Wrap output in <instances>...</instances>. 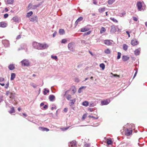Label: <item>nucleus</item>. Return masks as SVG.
I'll use <instances>...</instances> for the list:
<instances>
[{"mask_svg":"<svg viewBox=\"0 0 147 147\" xmlns=\"http://www.w3.org/2000/svg\"><path fill=\"white\" fill-rule=\"evenodd\" d=\"M103 41L104 44L107 45H110L112 44V43L110 42V40H103Z\"/></svg>","mask_w":147,"mask_h":147,"instance_id":"nucleus-13","label":"nucleus"},{"mask_svg":"<svg viewBox=\"0 0 147 147\" xmlns=\"http://www.w3.org/2000/svg\"><path fill=\"white\" fill-rule=\"evenodd\" d=\"M132 18H133V20L135 21H137L138 20V18L135 17H133Z\"/></svg>","mask_w":147,"mask_h":147,"instance_id":"nucleus-58","label":"nucleus"},{"mask_svg":"<svg viewBox=\"0 0 147 147\" xmlns=\"http://www.w3.org/2000/svg\"><path fill=\"white\" fill-rule=\"evenodd\" d=\"M67 42V40L66 39H63L62 40L61 43L65 44Z\"/></svg>","mask_w":147,"mask_h":147,"instance_id":"nucleus-46","label":"nucleus"},{"mask_svg":"<svg viewBox=\"0 0 147 147\" xmlns=\"http://www.w3.org/2000/svg\"><path fill=\"white\" fill-rule=\"evenodd\" d=\"M9 69L11 70H12L14 69L15 66L14 64H12L9 65L8 66Z\"/></svg>","mask_w":147,"mask_h":147,"instance_id":"nucleus-16","label":"nucleus"},{"mask_svg":"<svg viewBox=\"0 0 147 147\" xmlns=\"http://www.w3.org/2000/svg\"><path fill=\"white\" fill-rule=\"evenodd\" d=\"M129 57L126 56H123L122 57V59L123 61H125L128 60Z\"/></svg>","mask_w":147,"mask_h":147,"instance_id":"nucleus-24","label":"nucleus"},{"mask_svg":"<svg viewBox=\"0 0 147 147\" xmlns=\"http://www.w3.org/2000/svg\"><path fill=\"white\" fill-rule=\"evenodd\" d=\"M59 33L61 35L63 34H65V31L63 29H60L59 30Z\"/></svg>","mask_w":147,"mask_h":147,"instance_id":"nucleus-26","label":"nucleus"},{"mask_svg":"<svg viewBox=\"0 0 147 147\" xmlns=\"http://www.w3.org/2000/svg\"><path fill=\"white\" fill-rule=\"evenodd\" d=\"M115 1V0H109L108 1V3L109 5L112 4Z\"/></svg>","mask_w":147,"mask_h":147,"instance_id":"nucleus-42","label":"nucleus"},{"mask_svg":"<svg viewBox=\"0 0 147 147\" xmlns=\"http://www.w3.org/2000/svg\"><path fill=\"white\" fill-rule=\"evenodd\" d=\"M76 100V99L75 98L70 100V101H71V102L69 103V105L70 106H73Z\"/></svg>","mask_w":147,"mask_h":147,"instance_id":"nucleus-18","label":"nucleus"},{"mask_svg":"<svg viewBox=\"0 0 147 147\" xmlns=\"http://www.w3.org/2000/svg\"><path fill=\"white\" fill-rule=\"evenodd\" d=\"M87 116V115L86 114H84L82 117V120H84L85 119Z\"/></svg>","mask_w":147,"mask_h":147,"instance_id":"nucleus-47","label":"nucleus"},{"mask_svg":"<svg viewBox=\"0 0 147 147\" xmlns=\"http://www.w3.org/2000/svg\"><path fill=\"white\" fill-rule=\"evenodd\" d=\"M71 89H72V94H74L76 92V89L74 86H72L71 88Z\"/></svg>","mask_w":147,"mask_h":147,"instance_id":"nucleus-22","label":"nucleus"},{"mask_svg":"<svg viewBox=\"0 0 147 147\" xmlns=\"http://www.w3.org/2000/svg\"><path fill=\"white\" fill-rule=\"evenodd\" d=\"M88 117L89 118H93L94 119H97L98 118V117H94V116H91V115H89L88 116Z\"/></svg>","mask_w":147,"mask_h":147,"instance_id":"nucleus-49","label":"nucleus"},{"mask_svg":"<svg viewBox=\"0 0 147 147\" xmlns=\"http://www.w3.org/2000/svg\"><path fill=\"white\" fill-rule=\"evenodd\" d=\"M67 100H69L71 98V96L70 94L66 95L65 96Z\"/></svg>","mask_w":147,"mask_h":147,"instance_id":"nucleus-32","label":"nucleus"},{"mask_svg":"<svg viewBox=\"0 0 147 147\" xmlns=\"http://www.w3.org/2000/svg\"><path fill=\"white\" fill-rule=\"evenodd\" d=\"M100 67L102 68V70H104L105 68V65L104 63H102L100 64Z\"/></svg>","mask_w":147,"mask_h":147,"instance_id":"nucleus-39","label":"nucleus"},{"mask_svg":"<svg viewBox=\"0 0 147 147\" xmlns=\"http://www.w3.org/2000/svg\"><path fill=\"white\" fill-rule=\"evenodd\" d=\"M89 30V28L86 26L81 29L80 31L81 32H84L87 31Z\"/></svg>","mask_w":147,"mask_h":147,"instance_id":"nucleus-19","label":"nucleus"},{"mask_svg":"<svg viewBox=\"0 0 147 147\" xmlns=\"http://www.w3.org/2000/svg\"><path fill=\"white\" fill-rule=\"evenodd\" d=\"M40 50H43L46 49L49 47V45L45 43L40 44Z\"/></svg>","mask_w":147,"mask_h":147,"instance_id":"nucleus-4","label":"nucleus"},{"mask_svg":"<svg viewBox=\"0 0 147 147\" xmlns=\"http://www.w3.org/2000/svg\"><path fill=\"white\" fill-rule=\"evenodd\" d=\"M110 102V100L106 99L103 100H102L101 101V103L102 105H106L108 104Z\"/></svg>","mask_w":147,"mask_h":147,"instance_id":"nucleus-6","label":"nucleus"},{"mask_svg":"<svg viewBox=\"0 0 147 147\" xmlns=\"http://www.w3.org/2000/svg\"><path fill=\"white\" fill-rule=\"evenodd\" d=\"M76 142L75 141H73L69 144V145L70 147H76Z\"/></svg>","mask_w":147,"mask_h":147,"instance_id":"nucleus-7","label":"nucleus"},{"mask_svg":"<svg viewBox=\"0 0 147 147\" xmlns=\"http://www.w3.org/2000/svg\"><path fill=\"white\" fill-rule=\"evenodd\" d=\"M57 32H55L53 34V37L54 38L55 37L56 35Z\"/></svg>","mask_w":147,"mask_h":147,"instance_id":"nucleus-59","label":"nucleus"},{"mask_svg":"<svg viewBox=\"0 0 147 147\" xmlns=\"http://www.w3.org/2000/svg\"><path fill=\"white\" fill-rule=\"evenodd\" d=\"M2 43L5 47H7L9 45V42L7 40H3L2 41Z\"/></svg>","mask_w":147,"mask_h":147,"instance_id":"nucleus-8","label":"nucleus"},{"mask_svg":"<svg viewBox=\"0 0 147 147\" xmlns=\"http://www.w3.org/2000/svg\"><path fill=\"white\" fill-rule=\"evenodd\" d=\"M12 19L15 22H19V18H18V17L16 16L13 17L12 18Z\"/></svg>","mask_w":147,"mask_h":147,"instance_id":"nucleus-21","label":"nucleus"},{"mask_svg":"<svg viewBox=\"0 0 147 147\" xmlns=\"http://www.w3.org/2000/svg\"><path fill=\"white\" fill-rule=\"evenodd\" d=\"M69 127H66V128H65L64 129H63V131H65L67 130L69 128Z\"/></svg>","mask_w":147,"mask_h":147,"instance_id":"nucleus-61","label":"nucleus"},{"mask_svg":"<svg viewBox=\"0 0 147 147\" xmlns=\"http://www.w3.org/2000/svg\"><path fill=\"white\" fill-rule=\"evenodd\" d=\"M7 26V24L3 22H0V27L2 28H5Z\"/></svg>","mask_w":147,"mask_h":147,"instance_id":"nucleus-17","label":"nucleus"},{"mask_svg":"<svg viewBox=\"0 0 147 147\" xmlns=\"http://www.w3.org/2000/svg\"><path fill=\"white\" fill-rule=\"evenodd\" d=\"M131 43L133 46H135L138 44V42L136 40H132L131 42Z\"/></svg>","mask_w":147,"mask_h":147,"instance_id":"nucleus-11","label":"nucleus"},{"mask_svg":"<svg viewBox=\"0 0 147 147\" xmlns=\"http://www.w3.org/2000/svg\"><path fill=\"white\" fill-rule=\"evenodd\" d=\"M121 53L120 52H118L117 53V59H119L121 57Z\"/></svg>","mask_w":147,"mask_h":147,"instance_id":"nucleus-45","label":"nucleus"},{"mask_svg":"<svg viewBox=\"0 0 147 147\" xmlns=\"http://www.w3.org/2000/svg\"><path fill=\"white\" fill-rule=\"evenodd\" d=\"M86 41L84 40H81V42L82 43L85 44L86 43Z\"/></svg>","mask_w":147,"mask_h":147,"instance_id":"nucleus-64","label":"nucleus"},{"mask_svg":"<svg viewBox=\"0 0 147 147\" xmlns=\"http://www.w3.org/2000/svg\"><path fill=\"white\" fill-rule=\"evenodd\" d=\"M110 19L115 22L117 23L118 22L117 20H116L115 18H110Z\"/></svg>","mask_w":147,"mask_h":147,"instance_id":"nucleus-44","label":"nucleus"},{"mask_svg":"<svg viewBox=\"0 0 147 147\" xmlns=\"http://www.w3.org/2000/svg\"><path fill=\"white\" fill-rule=\"evenodd\" d=\"M126 14L125 12V11L123 12L122 13H119V16L120 17H122L125 16Z\"/></svg>","mask_w":147,"mask_h":147,"instance_id":"nucleus-43","label":"nucleus"},{"mask_svg":"<svg viewBox=\"0 0 147 147\" xmlns=\"http://www.w3.org/2000/svg\"><path fill=\"white\" fill-rule=\"evenodd\" d=\"M13 2V0H7V4H11Z\"/></svg>","mask_w":147,"mask_h":147,"instance_id":"nucleus-31","label":"nucleus"},{"mask_svg":"<svg viewBox=\"0 0 147 147\" xmlns=\"http://www.w3.org/2000/svg\"><path fill=\"white\" fill-rule=\"evenodd\" d=\"M40 43L34 42L33 43V46L34 48L40 50Z\"/></svg>","mask_w":147,"mask_h":147,"instance_id":"nucleus-5","label":"nucleus"},{"mask_svg":"<svg viewBox=\"0 0 147 147\" xmlns=\"http://www.w3.org/2000/svg\"><path fill=\"white\" fill-rule=\"evenodd\" d=\"M124 132L125 135L129 136L132 134V130H129L128 129L126 128L125 129V130L124 131Z\"/></svg>","mask_w":147,"mask_h":147,"instance_id":"nucleus-3","label":"nucleus"},{"mask_svg":"<svg viewBox=\"0 0 147 147\" xmlns=\"http://www.w3.org/2000/svg\"><path fill=\"white\" fill-rule=\"evenodd\" d=\"M88 101H85L82 103V105L83 106L87 107L88 105Z\"/></svg>","mask_w":147,"mask_h":147,"instance_id":"nucleus-33","label":"nucleus"},{"mask_svg":"<svg viewBox=\"0 0 147 147\" xmlns=\"http://www.w3.org/2000/svg\"><path fill=\"white\" fill-rule=\"evenodd\" d=\"M137 6L138 7V9L139 11H141V8L142 7V4L140 2H138L137 3Z\"/></svg>","mask_w":147,"mask_h":147,"instance_id":"nucleus-10","label":"nucleus"},{"mask_svg":"<svg viewBox=\"0 0 147 147\" xmlns=\"http://www.w3.org/2000/svg\"><path fill=\"white\" fill-rule=\"evenodd\" d=\"M106 31L105 29V28L102 27L101 28L100 31L101 33L105 32Z\"/></svg>","mask_w":147,"mask_h":147,"instance_id":"nucleus-40","label":"nucleus"},{"mask_svg":"<svg viewBox=\"0 0 147 147\" xmlns=\"http://www.w3.org/2000/svg\"><path fill=\"white\" fill-rule=\"evenodd\" d=\"M51 58L53 59H54L55 60H56L57 59V56H54L53 55H52L51 56Z\"/></svg>","mask_w":147,"mask_h":147,"instance_id":"nucleus-48","label":"nucleus"},{"mask_svg":"<svg viewBox=\"0 0 147 147\" xmlns=\"http://www.w3.org/2000/svg\"><path fill=\"white\" fill-rule=\"evenodd\" d=\"M111 29L110 32L111 34H113L116 31V28L115 26L114 25H112L111 26Z\"/></svg>","mask_w":147,"mask_h":147,"instance_id":"nucleus-9","label":"nucleus"},{"mask_svg":"<svg viewBox=\"0 0 147 147\" xmlns=\"http://www.w3.org/2000/svg\"><path fill=\"white\" fill-rule=\"evenodd\" d=\"M4 78L2 77L0 78V82H1L4 81Z\"/></svg>","mask_w":147,"mask_h":147,"instance_id":"nucleus-60","label":"nucleus"},{"mask_svg":"<svg viewBox=\"0 0 147 147\" xmlns=\"http://www.w3.org/2000/svg\"><path fill=\"white\" fill-rule=\"evenodd\" d=\"M49 92V90H47L46 88L44 89V91H43V94L45 95H46L47 93Z\"/></svg>","mask_w":147,"mask_h":147,"instance_id":"nucleus-35","label":"nucleus"},{"mask_svg":"<svg viewBox=\"0 0 147 147\" xmlns=\"http://www.w3.org/2000/svg\"><path fill=\"white\" fill-rule=\"evenodd\" d=\"M86 88V87L84 86H82V87L80 88L78 90V92L79 93H80L81 92L82 89L83 88Z\"/></svg>","mask_w":147,"mask_h":147,"instance_id":"nucleus-37","label":"nucleus"},{"mask_svg":"<svg viewBox=\"0 0 147 147\" xmlns=\"http://www.w3.org/2000/svg\"><path fill=\"white\" fill-rule=\"evenodd\" d=\"M38 129L39 130L43 131H48L49 130V129L47 128L43 127H38Z\"/></svg>","mask_w":147,"mask_h":147,"instance_id":"nucleus-12","label":"nucleus"},{"mask_svg":"<svg viewBox=\"0 0 147 147\" xmlns=\"http://www.w3.org/2000/svg\"><path fill=\"white\" fill-rule=\"evenodd\" d=\"M30 84L34 88H36L37 87V86L35 84L33 83H32L31 84Z\"/></svg>","mask_w":147,"mask_h":147,"instance_id":"nucleus-52","label":"nucleus"},{"mask_svg":"<svg viewBox=\"0 0 147 147\" xmlns=\"http://www.w3.org/2000/svg\"><path fill=\"white\" fill-rule=\"evenodd\" d=\"M83 19V18L82 17H80V18H79L76 21L75 24L76 26L77 25L78 23L82 21Z\"/></svg>","mask_w":147,"mask_h":147,"instance_id":"nucleus-15","label":"nucleus"},{"mask_svg":"<svg viewBox=\"0 0 147 147\" xmlns=\"http://www.w3.org/2000/svg\"><path fill=\"white\" fill-rule=\"evenodd\" d=\"M8 14L7 13H6L4 15V18H6L8 17Z\"/></svg>","mask_w":147,"mask_h":147,"instance_id":"nucleus-56","label":"nucleus"},{"mask_svg":"<svg viewBox=\"0 0 147 147\" xmlns=\"http://www.w3.org/2000/svg\"><path fill=\"white\" fill-rule=\"evenodd\" d=\"M15 112V110L14 109V108L13 107H12L11 109V110L9 112V113H12Z\"/></svg>","mask_w":147,"mask_h":147,"instance_id":"nucleus-41","label":"nucleus"},{"mask_svg":"<svg viewBox=\"0 0 147 147\" xmlns=\"http://www.w3.org/2000/svg\"><path fill=\"white\" fill-rule=\"evenodd\" d=\"M40 5V4H38L37 5H33L32 6V9H36L37 7H38Z\"/></svg>","mask_w":147,"mask_h":147,"instance_id":"nucleus-38","label":"nucleus"},{"mask_svg":"<svg viewBox=\"0 0 147 147\" xmlns=\"http://www.w3.org/2000/svg\"><path fill=\"white\" fill-rule=\"evenodd\" d=\"M37 18V16H34L32 18H31V19H30V21L31 22H34V21Z\"/></svg>","mask_w":147,"mask_h":147,"instance_id":"nucleus-34","label":"nucleus"},{"mask_svg":"<svg viewBox=\"0 0 147 147\" xmlns=\"http://www.w3.org/2000/svg\"><path fill=\"white\" fill-rule=\"evenodd\" d=\"M70 91V89L68 90H67L65 91V94L64 95V96H65L66 95V94L67 93H68Z\"/></svg>","mask_w":147,"mask_h":147,"instance_id":"nucleus-55","label":"nucleus"},{"mask_svg":"<svg viewBox=\"0 0 147 147\" xmlns=\"http://www.w3.org/2000/svg\"><path fill=\"white\" fill-rule=\"evenodd\" d=\"M91 31H90L84 33V35H88L89 34L91 33Z\"/></svg>","mask_w":147,"mask_h":147,"instance_id":"nucleus-53","label":"nucleus"},{"mask_svg":"<svg viewBox=\"0 0 147 147\" xmlns=\"http://www.w3.org/2000/svg\"><path fill=\"white\" fill-rule=\"evenodd\" d=\"M105 7L103 8H100L98 9V11L101 13L104 12L105 10Z\"/></svg>","mask_w":147,"mask_h":147,"instance_id":"nucleus-25","label":"nucleus"},{"mask_svg":"<svg viewBox=\"0 0 147 147\" xmlns=\"http://www.w3.org/2000/svg\"><path fill=\"white\" fill-rule=\"evenodd\" d=\"M84 145L86 147H89L90 146V144L85 142Z\"/></svg>","mask_w":147,"mask_h":147,"instance_id":"nucleus-50","label":"nucleus"},{"mask_svg":"<svg viewBox=\"0 0 147 147\" xmlns=\"http://www.w3.org/2000/svg\"><path fill=\"white\" fill-rule=\"evenodd\" d=\"M21 62L22 65L28 66L30 65V64L28 60L24 59L22 60Z\"/></svg>","mask_w":147,"mask_h":147,"instance_id":"nucleus-2","label":"nucleus"},{"mask_svg":"<svg viewBox=\"0 0 147 147\" xmlns=\"http://www.w3.org/2000/svg\"><path fill=\"white\" fill-rule=\"evenodd\" d=\"M33 14V12L32 11H30L27 13L26 16V17L28 18H29L32 16Z\"/></svg>","mask_w":147,"mask_h":147,"instance_id":"nucleus-30","label":"nucleus"},{"mask_svg":"<svg viewBox=\"0 0 147 147\" xmlns=\"http://www.w3.org/2000/svg\"><path fill=\"white\" fill-rule=\"evenodd\" d=\"M104 52L107 54H109L111 52L110 50L108 49L105 50Z\"/></svg>","mask_w":147,"mask_h":147,"instance_id":"nucleus-36","label":"nucleus"},{"mask_svg":"<svg viewBox=\"0 0 147 147\" xmlns=\"http://www.w3.org/2000/svg\"><path fill=\"white\" fill-rule=\"evenodd\" d=\"M63 111L65 112H67V109L65 108L64 109Z\"/></svg>","mask_w":147,"mask_h":147,"instance_id":"nucleus-63","label":"nucleus"},{"mask_svg":"<svg viewBox=\"0 0 147 147\" xmlns=\"http://www.w3.org/2000/svg\"><path fill=\"white\" fill-rule=\"evenodd\" d=\"M140 48L138 49H136L134 51V54L136 55H139L140 53Z\"/></svg>","mask_w":147,"mask_h":147,"instance_id":"nucleus-14","label":"nucleus"},{"mask_svg":"<svg viewBox=\"0 0 147 147\" xmlns=\"http://www.w3.org/2000/svg\"><path fill=\"white\" fill-rule=\"evenodd\" d=\"M55 98V97L53 95H51L49 96V99L51 101H53Z\"/></svg>","mask_w":147,"mask_h":147,"instance_id":"nucleus-23","label":"nucleus"},{"mask_svg":"<svg viewBox=\"0 0 147 147\" xmlns=\"http://www.w3.org/2000/svg\"><path fill=\"white\" fill-rule=\"evenodd\" d=\"M68 47L70 51H73L75 47V43L74 42L69 43L68 44Z\"/></svg>","mask_w":147,"mask_h":147,"instance_id":"nucleus-1","label":"nucleus"},{"mask_svg":"<svg viewBox=\"0 0 147 147\" xmlns=\"http://www.w3.org/2000/svg\"><path fill=\"white\" fill-rule=\"evenodd\" d=\"M9 83L8 82L6 84V85L5 86V88H6V89L7 88H8V86H9Z\"/></svg>","mask_w":147,"mask_h":147,"instance_id":"nucleus-57","label":"nucleus"},{"mask_svg":"<svg viewBox=\"0 0 147 147\" xmlns=\"http://www.w3.org/2000/svg\"><path fill=\"white\" fill-rule=\"evenodd\" d=\"M32 5L30 3L29 4L28 6V8L29 9H30L32 7Z\"/></svg>","mask_w":147,"mask_h":147,"instance_id":"nucleus-54","label":"nucleus"},{"mask_svg":"<svg viewBox=\"0 0 147 147\" xmlns=\"http://www.w3.org/2000/svg\"><path fill=\"white\" fill-rule=\"evenodd\" d=\"M128 48V46L127 45H126L125 44H124L123 45V49L125 51H126L127 50Z\"/></svg>","mask_w":147,"mask_h":147,"instance_id":"nucleus-29","label":"nucleus"},{"mask_svg":"<svg viewBox=\"0 0 147 147\" xmlns=\"http://www.w3.org/2000/svg\"><path fill=\"white\" fill-rule=\"evenodd\" d=\"M3 96H0V103L3 100Z\"/></svg>","mask_w":147,"mask_h":147,"instance_id":"nucleus-51","label":"nucleus"},{"mask_svg":"<svg viewBox=\"0 0 147 147\" xmlns=\"http://www.w3.org/2000/svg\"><path fill=\"white\" fill-rule=\"evenodd\" d=\"M16 94L14 93L11 92L10 93V96L9 98L11 99H14L16 97Z\"/></svg>","mask_w":147,"mask_h":147,"instance_id":"nucleus-20","label":"nucleus"},{"mask_svg":"<svg viewBox=\"0 0 147 147\" xmlns=\"http://www.w3.org/2000/svg\"><path fill=\"white\" fill-rule=\"evenodd\" d=\"M107 143L108 145H112L113 144V142L111 140L107 139Z\"/></svg>","mask_w":147,"mask_h":147,"instance_id":"nucleus-27","label":"nucleus"},{"mask_svg":"<svg viewBox=\"0 0 147 147\" xmlns=\"http://www.w3.org/2000/svg\"><path fill=\"white\" fill-rule=\"evenodd\" d=\"M15 76L16 75L15 74L13 73H11V80H13L15 77Z\"/></svg>","mask_w":147,"mask_h":147,"instance_id":"nucleus-28","label":"nucleus"},{"mask_svg":"<svg viewBox=\"0 0 147 147\" xmlns=\"http://www.w3.org/2000/svg\"><path fill=\"white\" fill-rule=\"evenodd\" d=\"M10 93V92L9 91H7L6 92L5 94L7 96H8L9 93Z\"/></svg>","mask_w":147,"mask_h":147,"instance_id":"nucleus-62","label":"nucleus"}]
</instances>
